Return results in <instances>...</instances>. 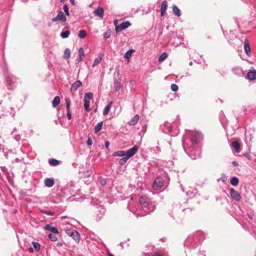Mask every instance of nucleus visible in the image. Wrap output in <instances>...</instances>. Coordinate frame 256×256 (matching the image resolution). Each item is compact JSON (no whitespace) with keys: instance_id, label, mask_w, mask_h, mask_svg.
<instances>
[{"instance_id":"51","label":"nucleus","mask_w":256,"mask_h":256,"mask_svg":"<svg viewBox=\"0 0 256 256\" xmlns=\"http://www.w3.org/2000/svg\"><path fill=\"white\" fill-rule=\"evenodd\" d=\"M152 252H151V250H150L148 252L143 253L142 256H152Z\"/></svg>"},{"instance_id":"42","label":"nucleus","mask_w":256,"mask_h":256,"mask_svg":"<svg viewBox=\"0 0 256 256\" xmlns=\"http://www.w3.org/2000/svg\"><path fill=\"white\" fill-rule=\"evenodd\" d=\"M158 180V179L156 180L153 184V188L154 189H160L161 187L162 186V184L158 185L157 184Z\"/></svg>"},{"instance_id":"32","label":"nucleus","mask_w":256,"mask_h":256,"mask_svg":"<svg viewBox=\"0 0 256 256\" xmlns=\"http://www.w3.org/2000/svg\"><path fill=\"white\" fill-rule=\"evenodd\" d=\"M134 52V50L132 49L128 50L124 54V58L126 59L130 58Z\"/></svg>"},{"instance_id":"56","label":"nucleus","mask_w":256,"mask_h":256,"mask_svg":"<svg viewBox=\"0 0 256 256\" xmlns=\"http://www.w3.org/2000/svg\"><path fill=\"white\" fill-rule=\"evenodd\" d=\"M56 245L58 246H62V245H63V244L62 242H58L56 244Z\"/></svg>"},{"instance_id":"57","label":"nucleus","mask_w":256,"mask_h":256,"mask_svg":"<svg viewBox=\"0 0 256 256\" xmlns=\"http://www.w3.org/2000/svg\"><path fill=\"white\" fill-rule=\"evenodd\" d=\"M58 20V18L57 16H56V17H54V18H53L52 19V22H56V21H57V20Z\"/></svg>"},{"instance_id":"13","label":"nucleus","mask_w":256,"mask_h":256,"mask_svg":"<svg viewBox=\"0 0 256 256\" xmlns=\"http://www.w3.org/2000/svg\"><path fill=\"white\" fill-rule=\"evenodd\" d=\"M65 100L66 102L67 118L68 120H70L72 118V114H71V113L70 112V100L68 98H66Z\"/></svg>"},{"instance_id":"6","label":"nucleus","mask_w":256,"mask_h":256,"mask_svg":"<svg viewBox=\"0 0 256 256\" xmlns=\"http://www.w3.org/2000/svg\"><path fill=\"white\" fill-rule=\"evenodd\" d=\"M190 138V140L192 144H196L200 142L203 136L200 132H195L191 134Z\"/></svg>"},{"instance_id":"37","label":"nucleus","mask_w":256,"mask_h":256,"mask_svg":"<svg viewBox=\"0 0 256 256\" xmlns=\"http://www.w3.org/2000/svg\"><path fill=\"white\" fill-rule=\"evenodd\" d=\"M70 35V32L68 30H65L62 32L60 34V36L63 38H66L68 37Z\"/></svg>"},{"instance_id":"40","label":"nucleus","mask_w":256,"mask_h":256,"mask_svg":"<svg viewBox=\"0 0 256 256\" xmlns=\"http://www.w3.org/2000/svg\"><path fill=\"white\" fill-rule=\"evenodd\" d=\"M111 36V30L108 29L104 34V38L105 39H107L110 38Z\"/></svg>"},{"instance_id":"11","label":"nucleus","mask_w":256,"mask_h":256,"mask_svg":"<svg viewBox=\"0 0 256 256\" xmlns=\"http://www.w3.org/2000/svg\"><path fill=\"white\" fill-rule=\"evenodd\" d=\"M93 14L95 16L99 17L100 18H102L104 14V8L102 7L98 6L94 10Z\"/></svg>"},{"instance_id":"26","label":"nucleus","mask_w":256,"mask_h":256,"mask_svg":"<svg viewBox=\"0 0 256 256\" xmlns=\"http://www.w3.org/2000/svg\"><path fill=\"white\" fill-rule=\"evenodd\" d=\"M60 102V98L58 96H56L54 98L52 102V106L56 108Z\"/></svg>"},{"instance_id":"53","label":"nucleus","mask_w":256,"mask_h":256,"mask_svg":"<svg viewBox=\"0 0 256 256\" xmlns=\"http://www.w3.org/2000/svg\"><path fill=\"white\" fill-rule=\"evenodd\" d=\"M110 144V143L108 141H106L104 143V146L106 148H108Z\"/></svg>"},{"instance_id":"8","label":"nucleus","mask_w":256,"mask_h":256,"mask_svg":"<svg viewBox=\"0 0 256 256\" xmlns=\"http://www.w3.org/2000/svg\"><path fill=\"white\" fill-rule=\"evenodd\" d=\"M66 232L68 236L72 237L76 242H79L80 236L76 230H66Z\"/></svg>"},{"instance_id":"36","label":"nucleus","mask_w":256,"mask_h":256,"mask_svg":"<svg viewBox=\"0 0 256 256\" xmlns=\"http://www.w3.org/2000/svg\"><path fill=\"white\" fill-rule=\"evenodd\" d=\"M150 248H151V252H152V256H164L161 255L160 254H158L157 252H156L154 250V248L152 246H149Z\"/></svg>"},{"instance_id":"12","label":"nucleus","mask_w":256,"mask_h":256,"mask_svg":"<svg viewBox=\"0 0 256 256\" xmlns=\"http://www.w3.org/2000/svg\"><path fill=\"white\" fill-rule=\"evenodd\" d=\"M232 70L234 74L238 76H242L244 74L243 70L240 66H235L232 68Z\"/></svg>"},{"instance_id":"46","label":"nucleus","mask_w":256,"mask_h":256,"mask_svg":"<svg viewBox=\"0 0 256 256\" xmlns=\"http://www.w3.org/2000/svg\"><path fill=\"white\" fill-rule=\"evenodd\" d=\"M42 214H46L48 216H54V212L51 211H48L46 210H42L41 211Z\"/></svg>"},{"instance_id":"62","label":"nucleus","mask_w":256,"mask_h":256,"mask_svg":"<svg viewBox=\"0 0 256 256\" xmlns=\"http://www.w3.org/2000/svg\"><path fill=\"white\" fill-rule=\"evenodd\" d=\"M108 256H114L113 254H109Z\"/></svg>"},{"instance_id":"10","label":"nucleus","mask_w":256,"mask_h":256,"mask_svg":"<svg viewBox=\"0 0 256 256\" xmlns=\"http://www.w3.org/2000/svg\"><path fill=\"white\" fill-rule=\"evenodd\" d=\"M160 128L164 133L170 132L172 131L171 124L167 122H165L163 124H161Z\"/></svg>"},{"instance_id":"39","label":"nucleus","mask_w":256,"mask_h":256,"mask_svg":"<svg viewBox=\"0 0 256 256\" xmlns=\"http://www.w3.org/2000/svg\"><path fill=\"white\" fill-rule=\"evenodd\" d=\"M102 60V58L101 56H98V57L96 58L92 66L94 67V66L98 65L99 63H100Z\"/></svg>"},{"instance_id":"52","label":"nucleus","mask_w":256,"mask_h":256,"mask_svg":"<svg viewBox=\"0 0 256 256\" xmlns=\"http://www.w3.org/2000/svg\"><path fill=\"white\" fill-rule=\"evenodd\" d=\"M244 156L246 158L248 159V160H250L251 159V156L250 155V154L248 152H246L244 154Z\"/></svg>"},{"instance_id":"4","label":"nucleus","mask_w":256,"mask_h":256,"mask_svg":"<svg viewBox=\"0 0 256 256\" xmlns=\"http://www.w3.org/2000/svg\"><path fill=\"white\" fill-rule=\"evenodd\" d=\"M91 203L94 206H98V207L96 208V210L95 211V213L98 216L97 220H100V218L106 212V210L104 206L100 204V202L96 198H93L91 201Z\"/></svg>"},{"instance_id":"48","label":"nucleus","mask_w":256,"mask_h":256,"mask_svg":"<svg viewBox=\"0 0 256 256\" xmlns=\"http://www.w3.org/2000/svg\"><path fill=\"white\" fill-rule=\"evenodd\" d=\"M86 144L88 146H91L92 144V140L91 137L88 136L86 141Z\"/></svg>"},{"instance_id":"21","label":"nucleus","mask_w":256,"mask_h":256,"mask_svg":"<svg viewBox=\"0 0 256 256\" xmlns=\"http://www.w3.org/2000/svg\"><path fill=\"white\" fill-rule=\"evenodd\" d=\"M112 101L110 102L108 104L105 106L104 111H103V114L104 116L107 115L111 108L112 104Z\"/></svg>"},{"instance_id":"25","label":"nucleus","mask_w":256,"mask_h":256,"mask_svg":"<svg viewBox=\"0 0 256 256\" xmlns=\"http://www.w3.org/2000/svg\"><path fill=\"white\" fill-rule=\"evenodd\" d=\"M102 122H99L94 128V133L97 134L98 132L102 128Z\"/></svg>"},{"instance_id":"60","label":"nucleus","mask_w":256,"mask_h":256,"mask_svg":"<svg viewBox=\"0 0 256 256\" xmlns=\"http://www.w3.org/2000/svg\"><path fill=\"white\" fill-rule=\"evenodd\" d=\"M70 2L72 5H75L74 0H70Z\"/></svg>"},{"instance_id":"5","label":"nucleus","mask_w":256,"mask_h":256,"mask_svg":"<svg viewBox=\"0 0 256 256\" xmlns=\"http://www.w3.org/2000/svg\"><path fill=\"white\" fill-rule=\"evenodd\" d=\"M192 209L190 208H184V209H181L180 210V214H178L176 212V208H174V211L173 216H172L174 220H176L177 222H178L183 218L184 213L189 214L192 212Z\"/></svg>"},{"instance_id":"50","label":"nucleus","mask_w":256,"mask_h":256,"mask_svg":"<svg viewBox=\"0 0 256 256\" xmlns=\"http://www.w3.org/2000/svg\"><path fill=\"white\" fill-rule=\"evenodd\" d=\"M100 185H102V186H104L106 184V179H101L100 180Z\"/></svg>"},{"instance_id":"45","label":"nucleus","mask_w":256,"mask_h":256,"mask_svg":"<svg viewBox=\"0 0 256 256\" xmlns=\"http://www.w3.org/2000/svg\"><path fill=\"white\" fill-rule=\"evenodd\" d=\"M63 10L66 16L70 15L68 8L67 4H65L63 6Z\"/></svg>"},{"instance_id":"18","label":"nucleus","mask_w":256,"mask_h":256,"mask_svg":"<svg viewBox=\"0 0 256 256\" xmlns=\"http://www.w3.org/2000/svg\"><path fill=\"white\" fill-rule=\"evenodd\" d=\"M44 230L52 232L54 234H57L59 233V231L57 228L53 226H52L51 225L48 224L45 226Z\"/></svg>"},{"instance_id":"64","label":"nucleus","mask_w":256,"mask_h":256,"mask_svg":"<svg viewBox=\"0 0 256 256\" xmlns=\"http://www.w3.org/2000/svg\"><path fill=\"white\" fill-rule=\"evenodd\" d=\"M189 64L190 66H192V62H190V63H189Z\"/></svg>"},{"instance_id":"23","label":"nucleus","mask_w":256,"mask_h":256,"mask_svg":"<svg viewBox=\"0 0 256 256\" xmlns=\"http://www.w3.org/2000/svg\"><path fill=\"white\" fill-rule=\"evenodd\" d=\"M172 12L174 14L177 16H181L180 8L176 5H174L172 6Z\"/></svg>"},{"instance_id":"28","label":"nucleus","mask_w":256,"mask_h":256,"mask_svg":"<svg viewBox=\"0 0 256 256\" xmlns=\"http://www.w3.org/2000/svg\"><path fill=\"white\" fill-rule=\"evenodd\" d=\"M239 182L238 178L236 176H233L230 180V184L233 186H236Z\"/></svg>"},{"instance_id":"9","label":"nucleus","mask_w":256,"mask_h":256,"mask_svg":"<svg viewBox=\"0 0 256 256\" xmlns=\"http://www.w3.org/2000/svg\"><path fill=\"white\" fill-rule=\"evenodd\" d=\"M230 194L232 198L236 202H240L242 200V196L234 188L230 189Z\"/></svg>"},{"instance_id":"43","label":"nucleus","mask_w":256,"mask_h":256,"mask_svg":"<svg viewBox=\"0 0 256 256\" xmlns=\"http://www.w3.org/2000/svg\"><path fill=\"white\" fill-rule=\"evenodd\" d=\"M94 94L92 92L86 93L84 94V98L88 100H92L93 98Z\"/></svg>"},{"instance_id":"61","label":"nucleus","mask_w":256,"mask_h":256,"mask_svg":"<svg viewBox=\"0 0 256 256\" xmlns=\"http://www.w3.org/2000/svg\"><path fill=\"white\" fill-rule=\"evenodd\" d=\"M29 250H30V252H32V250H32V248H29Z\"/></svg>"},{"instance_id":"35","label":"nucleus","mask_w":256,"mask_h":256,"mask_svg":"<svg viewBox=\"0 0 256 256\" xmlns=\"http://www.w3.org/2000/svg\"><path fill=\"white\" fill-rule=\"evenodd\" d=\"M86 32L84 30H80L78 32V37L80 38L83 39L86 36Z\"/></svg>"},{"instance_id":"19","label":"nucleus","mask_w":256,"mask_h":256,"mask_svg":"<svg viewBox=\"0 0 256 256\" xmlns=\"http://www.w3.org/2000/svg\"><path fill=\"white\" fill-rule=\"evenodd\" d=\"M140 116L138 114H136L128 122V124L130 126H135L138 120H139Z\"/></svg>"},{"instance_id":"63","label":"nucleus","mask_w":256,"mask_h":256,"mask_svg":"<svg viewBox=\"0 0 256 256\" xmlns=\"http://www.w3.org/2000/svg\"><path fill=\"white\" fill-rule=\"evenodd\" d=\"M65 0H60V2H64Z\"/></svg>"},{"instance_id":"38","label":"nucleus","mask_w":256,"mask_h":256,"mask_svg":"<svg viewBox=\"0 0 256 256\" xmlns=\"http://www.w3.org/2000/svg\"><path fill=\"white\" fill-rule=\"evenodd\" d=\"M32 244L36 252H38L40 249V244L36 242H32Z\"/></svg>"},{"instance_id":"54","label":"nucleus","mask_w":256,"mask_h":256,"mask_svg":"<svg viewBox=\"0 0 256 256\" xmlns=\"http://www.w3.org/2000/svg\"><path fill=\"white\" fill-rule=\"evenodd\" d=\"M114 88H115V90L116 92H118L120 89V86L116 85V83H115Z\"/></svg>"},{"instance_id":"30","label":"nucleus","mask_w":256,"mask_h":256,"mask_svg":"<svg viewBox=\"0 0 256 256\" xmlns=\"http://www.w3.org/2000/svg\"><path fill=\"white\" fill-rule=\"evenodd\" d=\"M167 8H168V2H167L166 0H164L162 1V2L161 3L160 10L166 11Z\"/></svg>"},{"instance_id":"20","label":"nucleus","mask_w":256,"mask_h":256,"mask_svg":"<svg viewBox=\"0 0 256 256\" xmlns=\"http://www.w3.org/2000/svg\"><path fill=\"white\" fill-rule=\"evenodd\" d=\"M231 145L234 149V152L238 153L240 152V144L237 141L232 142Z\"/></svg>"},{"instance_id":"17","label":"nucleus","mask_w":256,"mask_h":256,"mask_svg":"<svg viewBox=\"0 0 256 256\" xmlns=\"http://www.w3.org/2000/svg\"><path fill=\"white\" fill-rule=\"evenodd\" d=\"M54 184L52 178H46L44 180V184L46 187L51 188Z\"/></svg>"},{"instance_id":"58","label":"nucleus","mask_w":256,"mask_h":256,"mask_svg":"<svg viewBox=\"0 0 256 256\" xmlns=\"http://www.w3.org/2000/svg\"><path fill=\"white\" fill-rule=\"evenodd\" d=\"M165 12L166 11L160 10V16H162L164 15Z\"/></svg>"},{"instance_id":"3","label":"nucleus","mask_w":256,"mask_h":256,"mask_svg":"<svg viewBox=\"0 0 256 256\" xmlns=\"http://www.w3.org/2000/svg\"><path fill=\"white\" fill-rule=\"evenodd\" d=\"M138 149V146L136 144L132 148L128 150L126 152V156L120 160L119 164L121 166L124 164L130 158L136 154Z\"/></svg>"},{"instance_id":"31","label":"nucleus","mask_w":256,"mask_h":256,"mask_svg":"<svg viewBox=\"0 0 256 256\" xmlns=\"http://www.w3.org/2000/svg\"><path fill=\"white\" fill-rule=\"evenodd\" d=\"M84 107L85 108V110L87 112H88L90 110V108H89L90 101L86 99V98H84Z\"/></svg>"},{"instance_id":"59","label":"nucleus","mask_w":256,"mask_h":256,"mask_svg":"<svg viewBox=\"0 0 256 256\" xmlns=\"http://www.w3.org/2000/svg\"><path fill=\"white\" fill-rule=\"evenodd\" d=\"M15 162H20V160L18 158H16L14 160Z\"/></svg>"},{"instance_id":"47","label":"nucleus","mask_w":256,"mask_h":256,"mask_svg":"<svg viewBox=\"0 0 256 256\" xmlns=\"http://www.w3.org/2000/svg\"><path fill=\"white\" fill-rule=\"evenodd\" d=\"M220 179L222 182H226L228 180V176L224 173H222V174Z\"/></svg>"},{"instance_id":"49","label":"nucleus","mask_w":256,"mask_h":256,"mask_svg":"<svg viewBox=\"0 0 256 256\" xmlns=\"http://www.w3.org/2000/svg\"><path fill=\"white\" fill-rule=\"evenodd\" d=\"M251 14L256 20V6L252 9Z\"/></svg>"},{"instance_id":"33","label":"nucleus","mask_w":256,"mask_h":256,"mask_svg":"<svg viewBox=\"0 0 256 256\" xmlns=\"http://www.w3.org/2000/svg\"><path fill=\"white\" fill-rule=\"evenodd\" d=\"M168 54L166 52L162 53L158 58V62H162L168 57Z\"/></svg>"},{"instance_id":"2","label":"nucleus","mask_w":256,"mask_h":256,"mask_svg":"<svg viewBox=\"0 0 256 256\" xmlns=\"http://www.w3.org/2000/svg\"><path fill=\"white\" fill-rule=\"evenodd\" d=\"M140 203L142 210L147 214L153 212L155 209L154 204L150 202V200L146 196H142L140 198Z\"/></svg>"},{"instance_id":"27","label":"nucleus","mask_w":256,"mask_h":256,"mask_svg":"<svg viewBox=\"0 0 256 256\" xmlns=\"http://www.w3.org/2000/svg\"><path fill=\"white\" fill-rule=\"evenodd\" d=\"M113 156H126V154L124 151L118 150L114 152L113 154Z\"/></svg>"},{"instance_id":"15","label":"nucleus","mask_w":256,"mask_h":256,"mask_svg":"<svg viewBox=\"0 0 256 256\" xmlns=\"http://www.w3.org/2000/svg\"><path fill=\"white\" fill-rule=\"evenodd\" d=\"M247 77L250 80H254L256 79V70L254 68L250 70L247 73Z\"/></svg>"},{"instance_id":"14","label":"nucleus","mask_w":256,"mask_h":256,"mask_svg":"<svg viewBox=\"0 0 256 256\" xmlns=\"http://www.w3.org/2000/svg\"><path fill=\"white\" fill-rule=\"evenodd\" d=\"M244 50L245 52L248 56H251L250 48L248 43V40L247 39L244 40Z\"/></svg>"},{"instance_id":"34","label":"nucleus","mask_w":256,"mask_h":256,"mask_svg":"<svg viewBox=\"0 0 256 256\" xmlns=\"http://www.w3.org/2000/svg\"><path fill=\"white\" fill-rule=\"evenodd\" d=\"M49 164L50 166H56L59 164V161L56 159L52 158L49 160Z\"/></svg>"},{"instance_id":"44","label":"nucleus","mask_w":256,"mask_h":256,"mask_svg":"<svg viewBox=\"0 0 256 256\" xmlns=\"http://www.w3.org/2000/svg\"><path fill=\"white\" fill-rule=\"evenodd\" d=\"M170 88L174 92H176L178 90V86L175 84H172Z\"/></svg>"},{"instance_id":"55","label":"nucleus","mask_w":256,"mask_h":256,"mask_svg":"<svg viewBox=\"0 0 256 256\" xmlns=\"http://www.w3.org/2000/svg\"><path fill=\"white\" fill-rule=\"evenodd\" d=\"M232 165H233L234 166H238V162H236V161H235V160L232 161Z\"/></svg>"},{"instance_id":"24","label":"nucleus","mask_w":256,"mask_h":256,"mask_svg":"<svg viewBox=\"0 0 256 256\" xmlns=\"http://www.w3.org/2000/svg\"><path fill=\"white\" fill-rule=\"evenodd\" d=\"M84 49L82 48H80L78 50V60L79 62H81L82 60L84 57Z\"/></svg>"},{"instance_id":"1","label":"nucleus","mask_w":256,"mask_h":256,"mask_svg":"<svg viewBox=\"0 0 256 256\" xmlns=\"http://www.w3.org/2000/svg\"><path fill=\"white\" fill-rule=\"evenodd\" d=\"M204 238L205 235L203 232L196 231L188 236L184 241V246L188 248H196L204 241Z\"/></svg>"},{"instance_id":"41","label":"nucleus","mask_w":256,"mask_h":256,"mask_svg":"<svg viewBox=\"0 0 256 256\" xmlns=\"http://www.w3.org/2000/svg\"><path fill=\"white\" fill-rule=\"evenodd\" d=\"M48 237L52 242H55L58 240L57 236L54 234H49Z\"/></svg>"},{"instance_id":"22","label":"nucleus","mask_w":256,"mask_h":256,"mask_svg":"<svg viewBox=\"0 0 256 256\" xmlns=\"http://www.w3.org/2000/svg\"><path fill=\"white\" fill-rule=\"evenodd\" d=\"M57 17L58 20L62 22H65L66 20V15L62 11H60L58 13Z\"/></svg>"},{"instance_id":"16","label":"nucleus","mask_w":256,"mask_h":256,"mask_svg":"<svg viewBox=\"0 0 256 256\" xmlns=\"http://www.w3.org/2000/svg\"><path fill=\"white\" fill-rule=\"evenodd\" d=\"M82 86V82L80 80H76L75 82H74L70 88V92H75L76 91L78 88Z\"/></svg>"},{"instance_id":"7","label":"nucleus","mask_w":256,"mask_h":256,"mask_svg":"<svg viewBox=\"0 0 256 256\" xmlns=\"http://www.w3.org/2000/svg\"><path fill=\"white\" fill-rule=\"evenodd\" d=\"M116 21H117V20H114V24L116 26L115 30L116 32L126 29L128 28L131 25V24L130 23V22L126 21V22H123L120 25L117 26V25H116Z\"/></svg>"},{"instance_id":"29","label":"nucleus","mask_w":256,"mask_h":256,"mask_svg":"<svg viewBox=\"0 0 256 256\" xmlns=\"http://www.w3.org/2000/svg\"><path fill=\"white\" fill-rule=\"evenodd\" d=\"M64 58L66 59H68L70 56V51L69 48H66L64 51Z\"/></svg>"}]
</instances>
